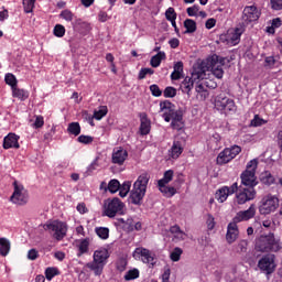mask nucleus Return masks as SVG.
<instances>
[{
    "label": "nucleus",
    "instance_id": "nucleus-8",
    "mask_svg": "<svg viewBox=\"0 0 282 282\" xmlns=\"http://www.w3.org/2000/svg\"><path fill=\"white\" fill-rule=\"evenodd\" d=\"M160 111L163 112V118L165 122H175L176 120H182L184 115H182V110H175V105L171 101L165 100L160 102Z\"/></svg>",
    "mask_w": 282,
    "mask_h": 282
},
{
    "label": "nucleus",
    "instance_id": "nucleus-27",
    "mask_svg": "<svg viewBox=\"0 0 282 282\" xmlns=\"http://www.w3.org/2000/svg\"><path fill=\"white\" fill-rule=\"evenodd\" d=\"M184 28L186 29L184 34H193L197 31V23L195 22V20L186 19L184 21Z\"/></svg>",
    "mask_w": 282,
    "mask_h": 282
},
{
    "label": "nucleus",
    "instance_id": "nucleus-58",
    "mask_svg": "<svg viewBox=\"0 0 282 282\" xmlns=\"http://www.w3.org/2000/svg\"><path fill=\"white\" fill-rule=\"evenodd\" d=\"M207 228L208 230H213V228H215V217H213V215L207 216Z\"/></svg>",
    "mask_w": 282,
    "mask_h": 282
},
{
    "label": "nucleus",
    "instance_id": "nucleus-20",
    "mask_svg": "<svg viewBox=\"0 0 282 282\" xmlns=\"http://www.w3.org/2000/svg\"><path fill=\"white\" fill-rule=\"evenodd\" d=\"M19 137L14 133H9L3 140V149H19Z\"/></svg>",
    "mask_w": 282,
    "mask_h": 282
},
{
    "label": "nucleus",
    "instance_id": "nucleus-53",
    "mask_svg": "<svg viewBox=\"0 0 282 282\" xmlns=\"http://www.w3.org/2000/svg\"><path fill=\"white\" fill-rule=\"evenodd\" d=\"M173 180V170H169L164 173V177L159 182H163L164 184H169Z\"/></svg>",
    "mask_w": 282,
    "mask_h": 282
},
{
    "label": "nucleus",
    "instance_id": "nucleus-22",
    "mask_svg": "<svg viewBox=\"0 0 282 282\" xmlns=\"http://www.w3.org/2000/svg\"><path fill=\"white\" fill-rule=\"evenodd\" d=\"M159 189L166 197H173V195H175V193H177V189H175V187L166 186V183H164V181H159Z\"/></svg>",
    "mask_w": 282,
    "mask_h": 282
},
{
    "label": "nucleus",
    "instance_id": "nucleus-15",
    "mask_svg": "<svg viewBox=\"0 0 282 282\" xmlns=\"http://www.w3.org/2000/svg\"><path fill=\"white\" fill-rule=\"evenodd\" d=\"M258 268L262 272H265V274H272L276 268V263L274 262V254L269 253L263 256L258 262Z\"/></svg>",
    "mask_w": 282,
    "mask_h": 282
},
{
    "label": "nucleus",
    "instance_id": "nucleus-51",
    "mask_svg": "<svg viewBox=\"0 0 282 282\" xmlns=\"http://www.w3.org/2000/svg\"><path fill=\"white\" fill-rule=\"evenodd\" d=\"M43 124H45V121L43 120V116H36L35 121L32 123V127H34V129H41Z\"/></svg>",
    "mask_w": 282,
    "mask_h": 282
},
{
    "label": "nucleus",
    "instance_id": "nucleus-47",
    "mask_svg": "<svg viewBox=\"0 0 282 282\" xmlns=\"http://www.w3.org/2000/svg\"><path fill=\"white\" fill-rule=\"evenodd\" d=\"M165 18L167 21H175V19H177V13H175V9H173L172 7H170L166 11H165Z\"/></svg>",
    "mask_w": 282,
    "mask_h": 282
},
{
    "label": "nucleus",
    "instance_id": "nucleus-5",
    "mask_svg": "<svg viewBox=\"0 0 282 282\" xmlns=\"http://www.w3.org/2000/svg\"><path fill=\"white\" fill-rule=\"evenodd\" d=\"M279 241L274 238V234L261 236L256 242L258 252H278L280 249Z\"/></svg>",
    "mask_w": 282,
    "mask_h": 282
},
{
    "label": "nucleus",
    "instance_id": "nucleus-4",
    "mask_svg": "<svg viewBox=\"0 0 282 282\" xmlns=\"http://www.w3.org/2000/svg\"><path fill=\"white\" fill-rule=\"evenodd\" d=\"M109 259V251L107 249L96 250L94 252L93 262H88L86 268L95 272L96 276H100L102 274V270L107 264V260Z\"/></svg>",
    "mask_w": 282,
    "mask_h": 282
},
{
    "label": "nucleus",
    "instance_id": "nucleus-56",
    "mask_svg": "<svg viewBox=\"0 0 282 282\" xmlns=\"http://www.w3.org/2000/svg\"><path fill=\"white\" fill-rule=\"evenodd\" d=\"M265 122L263 119L259 118L258 115L254 116V118L251 120V127H261Z\"/></svg>",
    "mask_w": 282,
    "mask_h": 282
},
{
    "label": "nucleus",
    "instance_id": "nucleus-26",
    "mask_svg": "<svg viewBox=\"0 0 282 282\" xmlns=\"http://www.w3.org/2000/svg\"><path fill=\"white\" fill-rule=\"evenodd\" d=\"M164 58H166V53L164 52H159L156 55L152 56L151 61H150V65L152 67H160L162 61H164Z\"/></svg>",
    "mask_w": 282,
    "mask_h": 282
},
{
    "label": "nucleus",
    "instance_id": "nucleus-13",
    "mask_svg": "<svg viewBox=\"0 0 282 282\" xmlns=\"http://www.w3.org/2000/svg\"><path fill=\"white\" fill-rule=\"evenodd\" d=\"M215 107L220 111H225V113L235 111L237 109V107L235 106V100L226 97V94L224 93L216 97Z\"/></svg>",
    "mask_w": 282,
    "mask_h": 282
},
{
    "label": "nucleus",
    "instance_id": "nucleus-18",
    "mask_svg": "<svg viewBox=\"0 0 282 282\" xmlns=\"http://www.w3.org/2000/svg\"><path fill=\"white\" fill-rule=\"evenodd\" d=\"M133 257L134 259H140V257H143V263H151V265L155 264V259L153 258V256H151V251L149 249L139 247L134 250Z\"/></svg>",
    "mask_w": 282,
    "mask_h": 282
},
{
    "label": "nucleus",
    "instance_id": "nucleus-28",
    "mask_svg": "<svg viewBox=\"0 0 282 282\" xmlns=\"http://www.w3.org/2000/svg\"><path fill=\"white\" fill-rule=\"evenodd\" d=\"M13 98H19V100H28L30 96L26 90L18 88L17 86L12 88Z\"/></svg>",
    "mask_w": 282,
    "mask_h": 282
},
{
    "label": "nucleus",
    "instance_id": "nucleus-41",
    "mask_svg": "<svg viewBox=\"0 0 282 282\" xmlns=\"http://www.w3.org/2000/svg\"><path fill=\"white\" fill-rule=\"evenodd\" d=\"M61 19H64V21L72 22L74 21V13L70 10H63L59 14Z\"/></svg>",
    "mask_w": 282,
    "mask_h": 282
},
{
    "label": "nucleus",
    "instance_id": "nucleus-34",
    "mask_svg": "<svg viewBox=\"0 0 282 282\" xmlns=\"http://www.w3.org/2000/svg\"><path fill=\"white\" fill-rule=\"evenodd\" d=\"M67 131L72 135H80V123H78V122L69 123L68 128H67Z\"/></svg>",
    "mask_w": 282,
    "mask_h": 282
},
{
    "label": "nucleus",
    "instance_id": "nucleus-23",
    "mask_svg": "<svg viewBox=\"0 0 282 282\" xmlns=\"http://www.w3.org/2000/svg\"><path fill=\"white\" fill-rule=\"evenodd\" d=\"M10 240L8 238H0V254L1 257H8L10 253Z\"/></svg>",
    "mask_w": 282,
    "mask_h": 282
},
{
    "label": "nucleus",
    "instance_id": "nucleus-63",
    "mask_svg": "<svg viewBox=\"0 0 282 282\" xmlns=\"http://www.w3.org/2000/svg\"><path fill=\"white\" fill-rule=\"evenodd\" d=\"M217 23V20L215 19H208L205 23V28H207V30H212V28H215V24Z\"/></svg>",
    "mask_w": 282,
    "mask_h": 282
},
{
    "label": "nucleus",
    "instance_id": "nucleus-46",
    "mask_svg": "<svg viewBox=\"0 0 282 282\" xmlns=\"http://www.w3.org/2000/svg\"><path fill=\"white\" fill-rule=\"evenodd\" d=\"M57 274H58V269H56V268H47L45 270V276H46L47 281H52V278L57 276Z\"/></svg>",
    "mask_w": 282,
    "mask_h": 282
},
{
    "label": "nucleus",
    "instance_id": "nucleus-19",
    "mask_svg": "<svg viewBox=\"0 0 282 282\" xmlns=\"http://www.w3.org/2000/svg\"><path fill=\"white\" fill-rule=\"evenodd\" d=\"M234 193H237V183H234L230 187L225 186L220 188L216 193V199H218L220 204H224V202L228 199V195H232Z\"/></svg>",
    "mask_w": 282,
    "mask_h": 282
},
{
    "label": "nucleus",
    "instance_id": "nucleus-24",
    "mask_svg": "<svg viewBox=\"0 0 282 282\" xmlns=\"http://www.w3.org/2000/svg\"><path fill=\"white\" fill-rule=\"evenodd\" d=\"M77 248H78L77 257H82V254L89 252V238L79 240Z\"/></svg>",
    "mask_w": 282,
    "mask_h": 282
},
{
    "label": "nucleus",
    "instance_id": "nucleus-3",
    "mask_svg": "<svg viewBox=\"0 0 282 282\" xmlns=\"http://www.w3.org/2000/svg\"><path fill=\"white\" fill-rule=\"evenodd\" d=\"M149 180H151V175L149 173H142L133 184V188L130 192V202L135 206H140L142 204V199H144V195H147V187L149 186Z\"/></svg>",
    "mask_w": 282,
    "mask_h": 282
},
{
    "label": "nucleus",
    "instance_id": "nucleus-38",
    "mask_svg": "<svg viewBox=\"0 0 282 282\" xmlns=\"http://www.w3.org/2000/svg\"><path fill=\"white\" fill-rule=\"evenodd\" d=\"M138 276H140V271L138 269H132V270H129L126 273L124 280L126 281H133V279H138Z\"/></svg>",
    "mask_w": 282,
    "mask_h": 282
},
{
    "label": "nucleus",
    "instance_id": "nucleus-45",
    "mask_svg": "<svg viewBox=\"0 0 282 282\" xmlns=\"http://www.w3.org/2000/svg\"><path fill=\"white\" fill-rule=\"evenodd\" d=\"M240 39H241V30L236 29L235 32L232 33V35L230 36V42L232 43V45H237V43H239Z\"/></svg>",
    "mask_w": 282,
    "mask_h": 282
},
{
    "label": "nucleus",
    "instance_id": "nucleus-55",
    "mask_svg": "<svg viewBox=\"0 0 282 282\" xmlns=\"http://www.w3.org/2000/svg\"><path fill=\"white\" fill-rule=\"evenodd\" d=\"M150 90L152 91V96H162V90L160 89L159 85H151Z\"/></svg>",
    "mask_w": 282,
    "mask_h": 282
},
{
    "label": "nucleus",
    "instance_id": "nucleus-9",
    "mask_svg": "<svg viewBox=\"0 0 282 282\" xmlns=\"http://www.w3.org/2000/svg\"><path fill=\"white\" fill-rule=\"evenodd\" d=\"M104 215L110 218H113L117 215H124V203L118 197L107 199L104 204Z\"/></svg>",
    "mask_w": 282,
    "mask_h": 282
},
{
    "label": "nucleus",
    "instance_id": "nucleus-43",
    "mask_svg": "<svg viewBox=\"0 0 282 282\" xmlns=\"http://www.w3.org/2000/svg\"><path fill=\"white\" fill-rule=\"evenodd\" d=\"M165 98H175L177 96V90L174 87H166L163 91Z\"/></svg>",
    "mask_w": 282,
    "mask_h": 282
},
{
    "label": "nucleus",
    "instance_id": "nucleus-37",
    "mask_svg": "<svg viewBox=\"0 0 282 282\" xmlns=\"http://www.w3.org/2000/svg\"><path fill=\"white\" fill-rule=\"evenodd\" d=\"M109 193H118L120 191V182L118 180H111L108 184Z\"/></svg>",
    "mask_w": 282,
    "mask_h": 282
},
{
    "label": "nucleus",
    "instance_id": "nucleus-57",
    "mask_svg": "<svg viewBox=\"0 0 282 282\" xmlns=\"http://www.w3.org/2000/svg\"><path fill=\"white\" fill-rule=\"evenodd\" d=\"M117 269L119 270V272H124V270H127V260H119L117 263Z\"/></svg>",
    "mask_w": 282,
    "mask_h": 282
},
{
    "label": "nucleus",
    "instance_id": "nucleus-14",
    "mask_svg": "<svg viewBox=\"0 0 282 282\" xmlns=\"http://www.w3.org/2000/svg\"><path fill=\"white\" fill-rule=\"evenodd\" d=\"M239 153H241V147L239 145L227 148L218 154L217 164H228V162L235 160Z\"/></svg>",
    "mask_w": 282,
    "mask_h": 282
},
{
    "label": "nucleus",
    "instance_id": "nucleus-48",
    "mask_svg": "<svg viewBox=\"0 0 282 282\" xmlns=\"http://www.w3.org/2000/svg\"><path fill=\"white\" fill-rule=\"evenodd\" d=\"M54 34L58 39H62V36H65V26H63V24H56L54 28Z\"/></svg>",
    "mask_w": 282,
    "mask_h": 282
},
{
    "label": "nucleus",
    "instance_id": "nucleus-17",
    "mask_svg": "<svg viewBox=\"0 0 282 282\" xmlns=\"http://www.w3.org/2000/svg\"><path fill=\"white\" fill-rule=\"evenodd\" d=\"M129 158V152L124 150V148H115L111 155L112 164H117L118 166H122L127 159Z\"/></svg>",
    "mask_w": 282,
    "mask_h": 282
},
{
    "label": "nucleus",
    "instance_id": "nucleus-35",
    "mask_svg": "<svg viewBox=\"0 0 282 282\" xmlns=\"http://www.w3.org/2000/svg\"><path fill=\"white\" fill-rule=\"evenodd\" d=\"M96 235L100 238V239H109V228L107 227H97L95 229Z\"/></svg>",
    "mask_w": 282,
    "mask_h": 282
},
{
    "label": "nucleus",
    "instance_id": "nucleus-2",
    "mask_svg": "<svg viewBox=\"0 0 282 282\" xmlns=\"http://www.w3.org/2000/svg\"><path fill=\"white\" fill-rule=\"evenodd\" d=\"M257 215V207L254 204L250 205L247 210H240L236 214L232 221L227 226L226 241L227 243H235L239 239V227L237 224L241 221H250Z\"/></svg>",
    "mask_w": 282,
    "mask_h": 282
},
{
    "label": "nucleus",
    "instance_id": "nucleus-44",
    "mask_svg": "<svg viewBox=\"0 0 282 282\" xmlns=\"http://www.w3.org/2000/svg\"><path fill=\"white\" fill-rule=\"evenodd\" d=\"M171 127L176 131H182V129H184V117L182 119H176L175 121H172Z\"/></svg>",
    "mask_w": 282,
    "mask_h": 282
},
{
    "label": "nucleus",
    "instance_id": "nucleus-36",
    "mask_svg": "<svg viewBox=\"0 0 282 282\" xmlns=\"http://www.w3.org/2000/svg\"><path fill=\"white\" fill-rule=\"evenodd\" d=\"M107 116V106H101L99 110L94 111L95 120H102Z\"/></svg>",
    "mask_w": 282,
    "mask_h": 282
},
{
    "label": "nucleus",
    "instance_id": "nucleus-30",
    "mask_svg": "<svg viewBox=\"0 0 282 282\" xmlns=\"http://www.w3.org/2000/svg\"><path fill=\"white\" fill-rule=\"evenodd\" d=\"M236 252L238 254H246V252H248V240L246 239L240 240L236 246Z\"/></svg>",
    "mask_w": 282,
    "mask_h": 282
},
{
    "label": "nucleus",
    "instance_id": "nucleus-32",
    "mask_svg": "<svg viewBox=\"0 0 282 282\" xmlns=\"http://www.w3.org/2000/svg\"><path fill=\"white\" fill-rule=\"evenodd\" d=\"M260 180H261L262 184L270 186L274 182V176H272V174L270 172H263L260 175Z\"/></svg>",
    "mask_w": 282,
    "mask_h": 282
},
{
    "label": "nucleus",
    "instance_id": "nucleus-64",
    "mask_svg": "<svg viewBox=\"0 0 282 282\" xmlns=\"http://www.w3.org/2000/svg\"><path fill=\"white\" fill-rule=\"evenodd\" d=\"M169 279H171V269H166L164 273L162 274V281L169 282Z\"/></svg>",
    "mask_w": 282,
    "mask_h": 282
},
{
    "label": "nucleus",
    "instance_id": "nucleus-29",
    "mask_svg": "<svg viewBox=\"0 0 282 282\" xmlns=\"http://www.w3.org/2000/svg\"><path fill=\"white\" fill-rule=\"evenodd\" d=\"M196 91V98L198 100H205L208 98V90L206 89V87H204V85L198 84L195 88Z\"/></svg>",
    "mask_w": 282,
    "mask_h": 282
},
{
    "label": "nucleus",
    "instance_id": "nucleus-16",
    "mask_svg": "<svg viewBox=\"0 0 282 282\" xmlns=\"http://www.w3.org/2000/svg\"><path fill=\"white\" fill-rule=\"evenodd\" d=\"M259 17H261V11L256 6L246 7L242 13V23L250 25L252 21H259Z\"/></svg>",
    "mask_w": 282,
    "mask_h": 282
},
{
    "label": "nucleus",
    "instance_id": "nucleus-25",
    "mask_svg": "<svg viewBox=\"0 0 282 282\" xmlns=\"http://www.w3.org/2000/svg\"><path fill=\"white\" fill-rule=\"evenodd\" d=\"M195 84L191 79V77H185V79L181 84V89L184 94H187V96H191V90L193 89V86Z\"/></svg>",
    "mask_w": 282,
    "mask_h": 282
},
{
    "label": "nucleus",
    "instance_id": "nucleus-59",
    "mask_svg": "<svg viewBox=\"0 0 282 282\" xmlns=\"http://www.w3.org/2000/svg\"><path fill=\"white\" fill-rule=\"evenodd\" d=\"M264 63L267 67H274V65L276 64V59H274V57L272 56H269L265 57Z\"/></svg>",
    "mask_w": 282,
    "mask_h": 282
},
{
    "label": "nucleus",
    "instance_id": "nucleus-42",
    "mask_svg": "<svg viewBox=\"0 0 282 282\" xmlns=\"http://www.w3.org/2000/svg\"><path fill=\"white\" fill-rule=\"evenodd\" d=\"M4 80L7 83V85H10L11 89H14V87H17V77L12 74H7L4 77Z\"/></svg>",
    "mask_w": 282,
    "mask_h": 282
},
{
    "label": "nucleus",
    "instance_id": "nucleus-61",
    "mask_svg": "<svg viewBox=\"0 0 282 282\" xmlns=\"http://www.w3.org/2000/svg\"><path fill=\"white\" fill-rule=\"evenodd\" d=\"M174 72H176L177 74H182V72H184V63L177 62L174 65Z\"/></svg>",
    "mask_w": 282,
    "mask_h": 282
},
{
    "label": "nucleus",
    "instance_id": "nucleus-52",
    "mask_svg": "<svg viewBox=\"0 0 282 282\" xmlns=\"http://www.w3.org/2000/svg\"><path fill=\"white\" fill-rule=\"evenodd\" d=\"M188 17H197V13L199 12V6L194 4L193 7L187 8L186 10Z\"/></svg>",
    "mask_w": 282,
    "mask_h": 282
},
{
    "label": "nucleus",
    "instance_id": "nucleus-21",
    "mask_svg": "<svg viewBox=\"0 0 282 282\" xmlns=\"http://www.w3.org/2000/svg\"><path fill=\"white\" fill-rule=\"evenodd\" d=\"M183 151H184V148H182V142L174 141L171 150L169 151V155L170 158H172V160H177V158L182 155Z\"/></svg>",
    "mask_w": 282,
    "mask_h": 282
},
{
    "label": "nucleus",
    "instance_id": "nucleus-31",
    "mask_svg": "<svg viewBox=\"0 0 282 282\" xmlns=\"http://www.w3.org/2000/svg\"><path fill=\"white\" fill-rule=\"evenodd\" d=\"M130 191H131V182L126 181L122 185L119 186L120 197H127Z\"/></svg>",
    "mask_w": 282,
    "mask_h": 282
},
{
    "label": "nucleus",
    "instance_id": "nucleus-62",
    "mask_svg": "<svg viewBox=\"0 0 282 282\" xmlns=\"http://www.w3.org/2000/svg\"><path fill=\"white\" fill-rule=\"evenodd\" d=\"M98 19H99V21H100L101 23H105L106 21L109 20V15L107 14V12L101 11V12H99V14H98Z\"/></svg>",
    "mask_w": 282,
    "mask_h": 282
},
{
    "label": "nucleus",
    "instance_id": "nucleus-7",
    "mask_svg": "<svg viewBox=\"0 0 282 282\" xmlns=\"http://www.w3.org/2000/svg\"><path fill=\"white\" fill-rule=\"evenodd\" d=\"M43 228L46 232H50L56 241H62L67 235V225L59 220H51L46 223Z\"/></svg>",
    "mask_w": 282,
    "mask_h": 282
},
{
    "label": "nucleus",
    "instance_id": "nucleus-10",
    "mask_svg": "<svg viewBox=\"0 0 282 282\" xmlns=\"http://www.w3.org/2000/svg\"><path fill=\"white\" fill-rule=\"evenodd\" d=\"M13 186L14 191L10 197V202H12V204H17L18 206H25V204H28V199H30L28 189H25L23 184L17 181L13 182Z\"/></svg>",
    "mask_w": 282,
    "mask_h": 282
},
{
    "label": "nucleus",
    "instance_id": "nucleus-11",
    "mask_svg": "<svg viewBox=\"0 0 282 282\" xmlns=\"http://www.w3.org/2000/svg\"><path fill=\"white\" fill-rule=\"evenodd\" d=\"M279 208V198L272 194L264 196L259 207L260 215H270Z\"/></svg>",
    "mask_w": 282,
    "mask_h": 282
},
{
    "label": "nucleus",
    "instance_id": "nucleus-12",
    "mask_svg": "<svg viewBox=\"0 0 282 282\" xmlns=\"http://www.w3.org/2000/svg\"><path fill=\"white\" fill-rule=\"evenodd\" d=\"M257 197V191L254 187H242L237 185L236 199L237 204H246V202H252Z\"/></svg>",
    "mask_w": 282,
    "mask_h": 282
},
{
    "label": "nucleus",
    "instance_id": "nucleus-39",
    "mask_svg": "<svg viewBox=\"0 0 282 282\" xmlns=\"http://www.w3.org/2000/svg\"><path fill=\"white\" fill-rule=\"evenodd\" d=\"M183 252L184 251L182 250V248H180V247L174 248V250L170 254L171 260L172 261H180Z\"/></svg>",
    "mask_w": 282,
    "mask_h": 282
},
{
    "label": "nucleus",
    "instance_id": "nucleus-40",
    "mask_svg": "<svg viewBox=\"0 0 282 282\" xmlns=\"http://www.w3.org/2000/svg\"><path fill=\"white\" fill-rule=\"evenodd\" d=\"M34 3H36V0H23L24 12L26 14H30L34 10Z\"/></svg>",
    "mask_w": 282,
    "mask_h": 282
},
{
    "label": "nucleus",
    "instance_id": "nucleus-1",
    "mask_svg": "<svg viewBox=\"0 0 282 282\" xmlns=\"http://www.w3.org/2000/svg\"><path fill=\"white\" fill-rule=\"evenodd\" d=\"M224 63L226 58L219 57L217 55H212L206 61L202 62L197 68H194L189 79L192 83H197V80H204L206 78V72H212L216 78H224Z\"/></svg>",
    "mask_w": 282,
    "mask_h": 282
},
{
    "label": "nucleus",
    "instance_id": "nucleus-54",
    "mask_svg": "<svg viewBox=\"0 0 282 282\" xmlns=\"http://www.w3.org/2000/svg\"><path fill=\"white\" fill-rule=\"evenodd\" d=\"M28 259H30V261H36V259H39V251L36 249L29 250Z\"/></svg>",
    "mask_w": 282,
    "mask_h": 282
},
{
    "label": "nucleus",
    "instance_id": "nucleus-50",
    "mask_svg": "<svg viewBox=\"0 0 282 282\" xmlns=\"http://www.w3.org/2000/svg\"><path fill=\"white\" fill-rule=\"evenodd\" d=\"M77 140L82 144H91V142H94V138L93 137L85 135V134L79 135Z\"/></svg>",
    "mask_w": 282,
    "mask_h": 282
},
{
    "label": "nucleus",
    "instance_id": "nucleus-6",
    "mask_svg": "<svg viewBox=\"0 0 282 282\" xmlns=\"http://www.w3.org/2000/svg\"><path fill=\"white\" fill-rule=\"evenodd\" d=\"M259 165V161L257 159L251 160L247 164L246 171L241 174V183L243 186H247V188H254L257 186V166Z\"/></svg>",
    "mask_w": 282,
    "mask_h": 282
},
{
    "label": "nucleus",
    "instance_id": "nucleus-60",
    "mask_svg": "<svg viewBox=\"0 0 282 282\" xmlns=\"http://www.w3.org/2000/svg\"><path fill=\"white\" fill-rule=\"evenodd\" d=\"M273 10H282V0H271Z\"/></svg>",
    "mask_w": 282,
    "mask_h": 282
},
{
    "label": "nucleus",
    "instance_id": "nucleus-33",
    "mask_svg": "<svg viewBox=\"0 0 282 282\" xmlns=\"http://www.w3.org/2000/svg\"><path fill=\"white\" fill-rule=\"evenodd\" d=\"M149 131H151V123L149 122L148 119L142 118L140 126L141 135H148Z\"/></svg>",
    "mask_w": 282,
    "mask_h": 282
},
{
    "label": "nucleus",
    "instance_id": "nucleus-49",
    "mask_svg": "<svg viewBox=\"0 0 282 282\" xmlns=\"http://www.w3.org/2000/svg\"><path fill=\"white\" fill-rule=\"evenodd\" d=\"M154 70L152 68H142L139 73V79L142 80L147 78V75H153Z\"/></svg>",
    "mask_w": 282,
    "mask_h": 282
}]
</instances>
